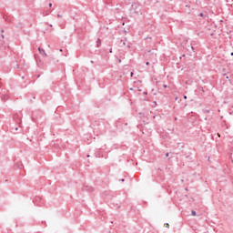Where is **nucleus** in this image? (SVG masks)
Returning <instances> with one entry per match:
<instances>
[{
    "instance_id": "nucleus-1",
    "label": "nucleus",
    "mask_w": 233,
    "mask_h": 233,
    "mask_svg": "<svg viewBox=\"0 0 233 233\" xmlns=\"http://www.w3.org/2000/svg\"><path fill=\"white\" fill-rule=\"evenodd\" d=\"M38 51H39V54H41V56H43L44 57H46V52L45 51V49L38 47Z\"/></svg>"
},
{
    "instance_id": "nucleus-2",
    "label": "nucleus",
    "mask_w": 233,
    "mask_h": 233,
    "mask_svg": "<svg viewBox=\"0 0 233 233\" xmlns=\"http://www.w3.org/2000/svg\"><path fill=\"white\" fill-rule=\"evenodd\" d=\"M165 225H166V228H170V224L166 223Z\"/></svg>"
},
{
    "instance_id": "nucleus-3",
    "label": "nucleus",
    "mask_w": 233,
    "mask_h": 233,
    "mask_svg": "<svg viewBox=\"0 0 233 233\" xmlns=\"http://www.w3.org/2000/svg\"><path fill=\"white\" fill-rule=\"evenodd\" d=\"M192 216H196V211H191Z\"/></svg>"
},
{
    "instance_id": "nucleus-4",
    "label": "nucleus",
    "mask_w": 233,
    "mask_h": 233,
    "mask_svg": "<svg viewBox=\"0 0 233 233\" xmlns=\"http://www.w3.org/2000/svg\"><path fill=\"white\" fill-rule=\"evenodd\" d=\"M146 65L148 66V65H150V63H149V62H147Z\"/></svg>"
},
{
    "instance_id": "nucleus-5",
    "label": "nucleus",
    "mask_w": 233,
    "mask_h": 233,
    "mask_svg": "<svg viewBox=\"0 0 233 233\" xmlns=\"http://www.w3.org/2000/svg\"><path fill=\"white\" fill-rule=\"evenodd\" d=\"M134 76V73H131V77Z\"/></svg>"
},
{
    "instance_id": "nucleus-6",
    "label": "nucleus",
    "mask_w": 233,
    "mask_h": 233,
    "mask_svg": "<svg viewBox=\"0 0 233 233\" xmlns=\"http://www.w3.org/2000/svg\"><path fill=\"white\" fill-rule=\"evenodd\" d=\"M49 6L52 7V4H49Z\"/></svg>"
},
{
    "instance_id": "nucleus-7",
    "label": "nucleus",
    "mask_w": 233,
    "mask_h": 233,
    "mask_svg": "<svg viewBox=\"0 0 233 233\" xmlns=\"http://www.w3.org/2000/svg\"><path fill=\"white\" fill-rule=\"evenodd\" d=\"M57 17H61V15H58Z\"/></svg>"
},
{
    "instance_id": "nucleus-8",
    "label": "nucleus",
    "mask_w": 233,
    "mask_h": 233,
    "mask_svg": "<svg viewBox=\"0 0 233 233\" xmlns=\"http://www.w3.org/2000/svg\"><path fill=\"white\" fill-rule=\"evenodd\" d=\"M218 137H220L221 136L219 134H218Z\"/></svg>"
},
{
    "instance_id": "nucleus-9",
    "label": "nucleus",
    "mask_w": 233,
    "mask_h": 233,
    "mask_svg": "<svg viewBox=\"0 0 233 233\" xmlns=\"http://www.w3.org/2000/svg\"><path fill=\"white\" fill-rule=\"evenodd\" d=\"M60 52H63V49H60Z\"/></svg>"
},
{
    "instance_id": "nucleus-10",
    "label": "nucleus",
    "mask_w": 233,
    "mask_h": 233,
    "mask_svg": "<svg viewBox=\"0 0 233 233\" xmlns=\"http://www.w3.org/2000/svg\"><path fill=\"white\" fill-rule=\"evenodd\" d=\"M184 99H187V96H184Z\"/></svg>"
},
{
    "instance_id": "nucleus-11",
    "label": "nucleus",
    "mask_w": 233,
    "mask_h": 233,
    "mask_svg": "<svg viewBox=\"0 0 233 233\" xmlns=\"http://www.w3.org/2000/svg\"><path fill=\"white\" fill-rule=\"evenodd\" d=\"M167 157H168V153L167 154Z\"/></svg>"
},
{
    "instance_id": "nucleus-12",
    "label": "nucleus",
    "mask_w": 233,
    "mask_h": 233,
    "mask_svg": "<svg viewBox=\"0 0 233 233\" xmlns=\"http://www.w3.org/2000/svg\"><path fill=\"white\" fill-rule=\"evenodd\" d=\"M119 63H121V60H118Z\"/></svg>"
}]
</instances>
